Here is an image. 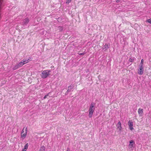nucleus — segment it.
Returning a JSON list of instances; mask_svg holds the SVG:
<instances>
[{
	"instance_id": "1",
	"label": "nucleus",
	"mask_w": 151,
	"mask_h": 151,
	"mask_svg": "<svg viewBox=\"0 0 151 151\" xmlns=\"http://www.w3.org/2000/svg\"><path fill=\"white\" fill-rule=\"evenodd\" d=\"M95 104L93 103H92L90 106L88 111L89 117L90 118L92 117L93 113L95 110Z\"/></svg>"
},
{
	"instance_id": "2",
	"label": "nucleus",
	"mask_w": 151,
	"mask_h": 151,
	"mask_svg": "<svg viewBox=\"0 0 151 151\" xmlns=\"http://www.w3.org/2000/svg\"><path fill=\"white\" fill-rule=\"evenodd\" d=\"M51 71L50 70H47L43 71L41 73V77L43 78H45L50 74Z\"/></svg>"
},
{
	"instance_id": "3",
	"label": "nucleus",
	"mask_w": 151,
	"mask_h": 151,
	"mask_svg": "<svg viewBox=\"0 0 151 151\" xmlns=\"http://www.w3.org/2000/svg\"><path fill=\"white\" fill-rule=\"evenodd\" d=\"M128 126L129 129L131 130H132L134 129L133 128V123L132 121L129 120L128 123Z\"/></svg>"
},
{
	"instance_id": "4",
	"label": "nucleus",
	"mask_w": 151,
	"mask_h": 151,
	"mask_svg": "<svg viewBox=\"0 0 151 151\" xmlns=\"http://www.w3.org/2000/svg\"><path fill=\"white\" fill-rule=\"evenodd\" d=\"M144 68L143 66H140L138 70V73L140 75H142L143 73Z\"/></svg>"
},
{
	"instance_id": "5",
	"label": "nucleus",
	"mask_w": 151,
	"mask_h": 151,
	"mask_svg": "<svg viewBox=\"0 0 151 151\" xmlns=\"http://www.w3.org/2000/svg\"><path fill=\"white\" fill-rule=\"evenodd\" d=\"M29 21V19L28 17L26 18L23 19L22 24L23 26L26 25L28 23Z\"/></svg>"
},
{
	"instance_id": "6",
	"label": "nucleus",
	"mask_w": 151,
	"mask_h": 151,
	"mask_svg": "<svg viewBox=\"0 0 151 151\" xmlns=\"http://www.w3.org/2000/svg\"><path fill=\"white\" fill-rule=\"evenodd\" d=\"M27 127L25 129L24 133L21 134V137L22 139H24L26 137L27 133Z\"/></svg>"
},
{
	"instance_id": "7",
	"label": "nucleus",
	"mask_w": 151,
	"mask_h": 151,
	"mask_svg": "<svg viewBox=\"0 0 151 151\" xmlns=\"http://www.w3.org/2000/svg\"><path fill=\"white\" fill-rule=\"evenodd\" d=\"M135 145V142L133 140H131L129 141V143L128 145V147L132 148L133 147V146Z\"/></svg>"
},
{
	"instance_id": "8",
	"label": "nucleus",
	"mask_w": 151,
	"mask_h": 151,
	"mask_svg": "<svg viewBox=\"0 0 151 151\" xmlns=\"http://www.w3.org/2000/svg\"><path fill=\"white\" fill-rule=\"evenodd\" d=\"M118 129L120 131H121L122 129V127L121 126V123L120 122H119L116 125Z\"/></svg>"
},
{
	"instance_id": "9",
	"label": "nucleus",
	"mask_w": 151,
	"mask_h": 151,
	"mask_svg": "<svg viewBox=\"0 0 151 151\" xmlns=\"http://www.w3.org/2000/svg\"><path fill=\"white\" fill-rule=\"evenodd\" d=\"M110 45L109 43H106L104 45L102 48L103 49L106 50L109 48Z\"/></svg>"
},
{
	"instance_id": "10",
	"label": "nucleus",
	"mask_w": 151,
	"mask_h": 151,
	"mask_svg": "<svg viewBox=\"0 0 151 151\" xmlns=\"http://www.w3.org/2000/svg\"><path fill=\"white\" fill-rule=\"evenodd\" d=\"M73 85H71L70 86L68 87V90L67 91V93L69 92L73 88Z\"/></svg>"
},
{
	"instance_id": "11",
	"label": "nucleus",
	"mask_w": 151,
	"mask_h": 151,
	"mask_svg": "<svg viewBox=\"0 0 151 151\" xmlns=\"http://www.w3.org/2000/svg\"><path fill=\"white\" fill-rule=\"evenodd\" d=\"M143 113V110L142 109L139 108L138 110V113L139 115H141Z\"/></svg>"
},
{
	"instance_id": "12",
	"label": "nucleus",
	"mask_w": 151,
	"mask_h": 151,
	"mask_svg": "<svg viewBox=\"0 0 151 151\" xmlns=\"http://www.w3.org/2000/svg\"><path fill=\"white\" fill-rule=\"evenodd\" d=\"M45 148L44 146H42L40 147L39 149V151H45Z\"/></svg>"
},
{
	"instance_id": "13",
	"label": "nucleus",
	"mask_w": 151,
	"mask_h": 151,
	"mask_svg": "<svg viewBox=\"0 0 151 151\" xmlns=\"http://www.w3.org/2000/svg\"><path fill=\"white\" fill-rule=\"evenodd\" d=\"M29 59L26 60H22V61L23 63V64L24 65L25 64L29 62Z\"/></svg>"
},
{
	"instance_id": "14",
	"label": "nucleus",
	"mask_w": 151,
	"mask_h": 151,
	"mask_svg": "<svg viewBox=\"0 0 151 151\" xmlns=\"http://www.w3.org/2000/svg\"><path fill=\"white\" fill-rule=\"evenodd\" d=\"M29 146V144L28 143H27L24 146V149L27 150L28 149V147Z\"/></svg>"
},
{
	"instance_id": "15",
	"label": "nucleus",
	"mask_w": 151,
	"mask_h": 151,
	"mask_svg": "<svg viewBox=\"0 0 151 151\" xmlns=\"http://www.w3.org/2000/svg\"><path fill=\"white\" fill-rule=\"evenodd\" d=\"M19 68V66L18 64L15 65L14 67L13 68V69L14 70H16Z\"/></svg>"
},
{
	"instance_id": "16",
	"label": "nucleus",
	"mask_w": 151,
	"mask_h": 151,
	"mask_svg": "<svg viewBox=\"0 0 151 151\" xmlns=\"http://www.w3.org/2000/svg\"><path fill=\"white\" fill-rule=\"evenodd\" d=\"M19 67H22V65H24L23 63L21 61V62H19L18 64H17Z\"/></svg>"
},
{
	"instance_id": "17",
	"label": "nucleus",
	"mask_w": 151,
	"mask_h": 151,
	"mask_svg": "<svg viewBox=\"0 0 151 151\" xmlns=\"http://www.w3.org/2000/svg\"><path fill=\"white\" fill-rule=\"evenodd\" d=\"M58 28L60 31H62L63 30V28L62 26H59L58 27Z\"/></svg>"
},
{
	"instance_id": "18",
	"label": "nucleus",
	"mask_w": 151,
	"mask_h": 151,
	"mask_svg": "<svg viewBox=\"0 0 151 151\" xmlns=\"http://www.w3.org/2000/svg\"><path fill=\"white\" fill-rule=\"evenodd\" d=\"M134 58H129V61H130L131 62H133L134 60Z\"/></svg>"
},
{
	"instance_id": "19",
	"label": "nucleus",
	"mask_w": 151,
	"mask_h": 151,
	"mask_svg": "<svg viewBox=\"0 0 151 151\" xmlns=\"http://www.w3.org/2000/svg\"><path fill=\"white\" fill-rule=\"evenodd\" d=\"M143 59H142L141 60L140 63V66H143Z\"/></svg>"
},
{
	"instance_id": "20",
	"label": "nucleus",
	"mask_w": 151,
	"mask_h": 151,
	"mask_svg": "<svg viewBox=\"0 0 151 151\" xmlns=\"http://www.w3.org/2000/svg\"><path fill=\"white\" fill-rule=\"evenodd\" d=\"M50 93L49 92V93H48L47 94L45 95V96L43 98V99H45L49 95Z\"/></svg>"
},
{
	"instance_id": "21",
	"label": "nucleus",
	"mask_w": 151,
	"mask_h": 151,
	"mask_svg": "<svg viewBox=\"0 0 151 151\" xmlns=\"http://www.w3.org/2000/svg\"><path fill=\"white\" fill-rule=\"evenodd\" d=\"M71 0H67L66 3L67 4H68L69 3L71 2Z\"/></svg>"
},
{
	"instance_id": "22",
	"label": "nucleus",
	"mask_w": 151,
	"mask_h": 151,
	"mask_svg": "<svg viewBox=\"0 0 151 151\" xmlns=\"http://www.w3.org/2000/svg\"><path fill=\"white\" fill-rule=\"evenodd\" d=\"M147 22L151 24V19H149L147 20Z\"/></svg>"
},
{
	"instance_id": "23",
	"label": "nucleus",
	"mask_w": 151,
	"mask_h": 151,
	"mask_svg": "<svg viewBox=\"0 0 151 151\" xmlns=\"http://www.w3.org/2000/svg\"><path fill=\"white\" fill-rule=\"evenodd\" d=\"M25 128H25V127H24V128L22 130V132H21V134L23 133H24V130H25Z\"/></svg>"
},
{
	"instance_id": "24",
	"label": "nucleus",
	"mask_w": 151,
	"mask_h": 151,
	"mask_svg": "<svg viewBox=\"0 0 151 151\" xmlns=\"http://www.w3.org/2000/svg\"><path fill=\"white\" fill-rule=\"evenodd\" d=\"M85 54V53L83 52V53H79V55H84Z\"/></svg>"
},
{
	"instance_id": "25",
	"label": "nucleus",
	"mask_w": 151,
	"mask_h": 151,
	"mask_svg": "<svg viewBox=\"0 0 151 151\" xmlns=\"http://www.w3.org/2000/svg\"><path fill=\"white\" fill-rule=\"evenodd\" d=\"M121 0H117L116 1V2L117 3H119V2H120Z\"/></svg>"
},
{
	"instance_id": "26",
	"label": "nucleus",
	"mask_w": 151,
	"mask_h": 151,
	"mask_svg": "<svg viewBox=\"0 0 151 151\" xmlns=\"http://www.w3.org/2000/svg\"><path fill=\"white\" fill-rule=\"evenodd\" d=\"M67 151H70V149L69 148H67Z\"/></svg>"
},
{
	"instance_id": "27",
	"label": "nucleus",
	"mask_w": 151,
	"mask_h": 151,
	"mask_svg": "<svg viewBox=\"0 0 151 151\" xmlns=\"http://www.w3.org/2000/svg\"><path fill=\"white\" fill-rule=\"evenodd\" d=\"M22 151H26V150L23 149Z\"/></svg>"
}]
</instances>
